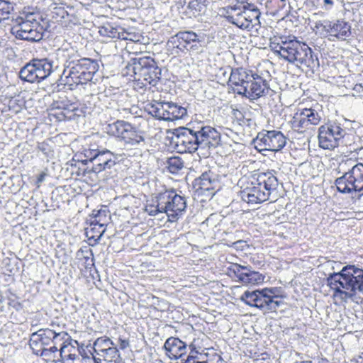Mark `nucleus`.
<instances>
[{"label": "nucleus", "instance_id": "f257e3e1", "mask_svg": "<svg viewBox=\"0 0 363 363\" xmlns=\"http://www.w3.org/2000/svg\"><path fill=\"white\" fill-rule=\"evenodd\" d=\"M173 142L178 152L193 153L197 150L216 148L220 143V133L202 122L190 123L174 129Z\"/></svg>", "mask_w": 363, "mask_h": 363}, {"label": "nucleus", "instance_id": "f03ea898", "mask_svg": "<svg viewBox=\"0 0 363 363\" xmlns=\"http://www.w3.org/2000/svg\"><path fill=\"white\" fill-rule=\"evenodd\" d=\"M272 52L279 57L304 70L314 71L320 66L316 54L306 43L293 38H280L270 43Z\"/></svg>", "mask_w": 363, "mask_h": 363}, {"label": "nucleus", "instance_id": "7ed1b4c3", "mask_svg": "<svg viewBox=\"0 0 363 363\" xmlns=\"http://www.w3.org/2000/svg\"><path fill=\"white\" fill-rule=\"evenodd\" d=\"M328 284L334 291V295L342 301L354 300L357 292L363 294V269L347 264L339 272L329 274Z\"/></svg>", "mask_w": 363, "mask_h": 363}, {"label": "nucleus", "instance_id": "20e7f679", "mask_svg": "<svg viewBox=\"0 0 363 363\" xmlns=\"http://www.w3.org/2000/svg\"><path fill=\"white\" fill-rule=\"evenodd\" d=\"M99 65L97 60L80 57L76 53L69 55L64 65L62 76L69 86L86 84L92 82Z\"/></svg>", "mask_w": 363, "mask_h": 363}, {"label": "nucleus", "instance_id": "39448f33", "mask_svg": "<svg viewBox=\"0 0 363 363\" xmlns=\"http://www.w3.org/2000/svg\"><path fill=\"white\" fill-rule=\"evenodd\" d=\"M224 14L227 21L239 28L251 30L260 25L259 18L261 13L257 7L250 4L238 3L229 6Z\"/></svg>", "mask_w": 363, "mask_h": 363}, {"label": "nucleus", "instance_id": "423d86ee", "mask_svg": "<svg viewBox=\"0 0 363 363\" xmlns=\"http://www.w3.org/2000/svg\"><path fill=\"white\" fill-rule=\"evenodd\" d=\"M21 22L13 26L11 33L16 39L36 43L43 38L44 27L42 15L38 11H24Z\"/></svg>", "mask_w": 363, "mask_h": 363}, {"label": "nucleus", "instance_id": "0eeeda50", "mask_svg": "<svg viewBox=\"0 0 363 363\" xmlns=\"http://www.w3.org/2000/svg\"><path fill=\"white\" fill-rule=\"evenodd\" d=\"M126 67L135 79L145 82L144 85L155 86L161 78V69L150 56L131 58Z\"/></svg>", "mask_w": 363, "mask_h": 363}, {"label": "nucleus", "instance_id": "6e6552de", "mask_svg": "<svg viewBox=\"0 0 363 363\" xmlns=\"http://www.w3.org/2000/svg\"><path fill=\"white\" fill-rule=\"evenodd\" d=\"M160 208L168 217V220L174 222L182 215L186 208V199L177 194L174 189L160 192Z\"/></svg>", "mask_w": 363, "mask_h": 363}, {"label": "nucleus", "instance_id": "1a4fd4ad", "mask_svg": "<svg viewBox=\"0 0 363 363\" xmlns=\"http://www.w3.org/2000/svg\"><path fill=\"white\" fill-rule=\"evenodd\" d=\"M52 334V329L50 328H42L31 334L29 345L34 354L48 359L57 357L58 348L51 346Z\"/></svg>", "mask_w": 363, "mask_h": 363}, {"label": "nucleus", "instance_id": "9d476101", "mask_svg": "<svg viewBox=\"0 0 363 363\" xmlns=\"http://www.w3.org/2000/svg\"><path fill=\"white\" fill-rule=\"evenodd\" d=\"M228 274L234 280L244 286H254L262 283L264 276L255 270L250 265L231 264L228 268Z\"/></svg>", "mask_w": 363, "mask_h": 363}, {"label": "nucleus", "instance_id": "9b49d317", "mask_svg": "<svg viewBox=\"0 0 363 363\" xmlns=\"http://www.w3.org/2000/svg\"><path fill=\"white\" fill-rule=\"evenodd\" d=\"M344 134L345 128L340 123L336 121L328 122L318 129L319 145L325 150H333L338 147V142Z\"/></svg>", "mask_w": 363, "mask_h": 363}, {"label": "nucleus", "instance_id": "f8f14e48", "mask_svg": "<svg viewBox=\"0 0 363 363\" xmlns=\"http://www.w3.org/2000/svg\"><path fill=\"white\" fill-rule=\"evenodd\" d=\"M203 42L204 35L196 33L193 30H183L171 37L167 44L182 51L187 50L198 52Z\"/></svg>", "mask_w": 363, "mask_h": 363}, {"label": "nucleus", "instance_id": "ddd939ff", "mask_svg": "<svg viewBox=\"0 0 363 363\" xmlns=\"http://www.w3.org/2000/svg\"><path fill=\"white\" fill-rule=\"evenodd\" d=\"M256 147L260 150L277 152L281 150L286 144V138L279 130H262L254 140Z\"/></svg>", "mask_w": 363, "mask_h": 363}, {"label": "nucleus", "instance_id": "4468645a", "mask_svg": "<svg viewBox=\"0 0 363 363\" xmlns=\"http://www.w3.org/2000/svg\"><path fill=\"white\" fill-rule=\"evenodd\" d=\"M230 69L228 84L232 88L234 93L243 96L252 80L255 79L256 72L242 67Z\"/></svg>", "mask_w": 363, "mask_h": 363}, {"label": "nucleus", "instance_id": "2eb2a0df", "mask_svg": "<svg viewBox=\"0 0 363 363\" xmlns=\"http://www.w3.org/2000/svg\"><path fill=\"white\" fill-rule=\"evenodd\" d=\"M254 184L258 186V188L266 194V199L275 201L277 196V188L279 181L275 175V171L259 172L252 176Z\"/></svg>", "mask_w": 363, "mask_h": 363}, {"label": "nucleus", "instance_id": "dca6fc26", "mask_svg": "<svg viewBox=\"0 0 363 363\" xmlns=\"http://www.w3.org/2000/svg\"><path fill=\"white\" fill-rule=\"evenodd\" d=\"M118 155L106 149H101L91 165L84 169L86 174H99L103 171L111 169L116 164Z\"/></svg>", "mask_w": 363, "mask_h": 363}, {"label": "nucleus", "instance_id": "f3484780", "mask_svg": "<svg viewBox=\"0 0 363 363\" xmlns=\"http://www.w3.org/2000/svg\"><path fill=\"white\" fill-rule=\"evenodd\" d=\"M271 89L268 82L256 73L255 79L252 80L247 91L242 96L249 99L250 101H254L268 95Z\"/></svg>", "mask_w": 363, "mask_h": 363}, {"label": "nucleus", "instance_id": "a211bd4d", "mask_svg": "<svg viewBox=\"0 0 363 363\" xmlns=\"http://www.w3.org/2000/svg\"><path fill=\"white\" fill-rule=\"evenodd\" d=\"M196 191H211L219 186L218 175L212 170L203 172L193 182Z\"/></svg>", "mask_w": 363, "mask_h": 363}, {"label": "nucleus", "instance_id": "6ab92c4d", "mask_svg": "<svg viewBox=\"0 0 363 363\" xmlns=\"http://www.w3.org/2000/svg\"><path fill=\"white\" fill-rule=\"evenodd\" d=\"M281 287L264 288L261 289L263 301L267 312H275L282 304L283 301L279 300L281 298Z\"/></svg>", "mask_w": 363, "mask_h": 363}, {"label": "nucleus", "instance_id": "aec40b11", "mask_svg": "<svg viewBox=\"0 0 363 363\" xmlns=\"http://www.w3.org/2000/svg\"><path fill=\"white\" fill-rule=\"evenodd\" d=\"M164 349L171 359L177 360L186 354L187 345L177 337H171L165 341Z\"/></svg>", "mask_w": 363, "mask_h": 363}, {"label": "nucleus", "instance_id": "412c9836", "mask_svg": "<svg viewBox=\"0 0 363 363\" xmlns=\"http://www.w3.org/2000/svg\"><path fill=\"white\" fill-rule=\"evenodd\" d=\"M242 199L248 203H260L267 201L266 194L262 192L258 186L254 184V180L252 179L250 184L241 191Z\"/></svg>", "mask_w": 363, "mask_h": 363}, {"label": "nucleus", "instance_id": "4be33fe9", "mask_svg": "<svg viewBox=\"0 0 363 363\" xmlns=\"http://www.w3.org/2000/svg\"><path fill=\"white\" fill-rule=\"evenodd\" d=\"M52 109L59 110L53 115L56 116L58 121L72 120L75 116H78L79 111L75 104H69L68 101H55Z\"/></svg>", "mask_w": 363, "mask_h": 363}, {"label": "nucleus", "instance_id": "5701e85b", "mask_svg": "<svg viewBox=\"0 0 363 363\" xmlns=\"http://www.w3.org/2000/svg\"><path fill=\"white\" fill-rule=\"evenodd\" d=\"M99 33L100 35L111 39L132 40L130 38V34L125 32L122 27L111 23H104L99 27Z\"/></svg>", "mask_w": 363, "mask_h": 363}, {"label": "nucleus", "instance_id": "b1692460", "mask_svg": "<svg viewBox=\"0 0 363 363\" xmlns=\"http://www.w3.org/2000/svg\"><path fill=\"white\" fill-rule=\"evenodd\" d=\"M352 34L351 25L343 19H335L331 21V26L329 35L336 38L338 40H344Z\"/></svg>", "mask_w": 363, "mask_h": 363}, {"label": "nucleus", "instance_id": "393cba45", "mask_svg": "<svg viewBox=\"0 0 363 363\" xmlns=\"http://www.w3.org/2000/svg\"><path fill=\"white\" fill-rule=\"evenodd\" d=\"M35 71L39 82L47 79L54 71L53 61L48 58L33 59Z\"/></svg>", "mask_w": 363, "mask_h": 363}, {"label": "nucleus", "instance_id": "a878e982", "mask_svg": "<svg viewBox=\"0 0 363 363\" xmlns=\"http://www.w3.org/2000/svg\"><path fill=\"white\" fill-rule=\"evenodd\" d=\"M52 335H51V346H60V349L58 350L57 354L63 359L66 355L64 356L65 353L66 348L70 345V339L69 335L67 333L64 331H57L55 329H52Z\"/></svg>", "mask_w": 363, "mask_h": 363}, {"label": "nucleus", "instance_id": "bb28decb", "mask_svg": "<svg viewBox=\"0 0 363 363\" xmlns=\"http://www.w3.org/2000/svg\"><path fill=\"white\" fill-rule=\"evenodd\" d=\"M261 290H255L252 291H246L241 296V300L247 305L257 308L262 310L264 313H267L265 308V304Z\"/></svg>", "mask_w": 363, "mask_h": 363}, {"label": "nucleus", "instance_id": "cd10ccee", "mask_svg": "<svg viewBox=\"0 0 363 363\" xmlns=\"http://www.w3.org/2000/svg\"><path fill=\"white\" fill-rule=\"evenodd\" d=\"M122 141L130 146L140 145L142 143H145L144 132L129 123V127H128Z\"/></svg>", "mask_w": 363, "mask_h": 363}, {"label": "nucleus", "instance_id": "c85d7f7f", "mask_svg": "<svg viewBox=\"0 0 363 363\" xmlns=\"http://www.w3.org/2000/svg\"><path fill=\"white\" fill-rule=\"evenodd\" d=\"M186 109L173 102L165 103V121H173L186 115Z\"/></svg>", "mask_w": 363, "mask_h": 363}, {"label": "nucleus", "instance_id": "c756f323", "mask_svg": "<svg viewBox=\"0 0 363 363\" xmlns=\"http://www.w3.org/2000/svg\"><path fill=\"white\" fill-rule=\"evenodd\" d=\"M110 218L109 211L106 207H104V208L99 210H94L87 222L91 225H99L105 228L108 223Z\"/></svg>", "mask_w": 363, "mask_h": 363}, {"label": "nucleus", "instance_id": "7c9ffc66", "mask_svg": "<svg viewBox=\"0 0 363 363\" xmlns=\"http://www.w3.org/2000/svg\"><path fill=\"white\" fill-rule=\"evenodd\" d=\"M129 123L125 121L118 120L113 123L108 124L106 127V131L109 135L123 140L127 128L129 127Z\"/></svg>", "mask_w": 363, "mask_h": 363}, {"label": "nucleus", "instance_id": "2f4dec72", "mask_svg": "<svg viewBox=\"0 0 363 363\" xmlns=\"http://www.w3.org/2000/svg\"><path fill=\"white\" fill-rule=\"evenodd\" d=\"M129 123L125 121L118 120L113 123L108 124L106 127V131L109 135L123 140L127 128L129 127Z\"/></svg>", "mask_w": 363, "mask_h": 363}, {"label": "nucleus", "instance_id": "473e14b6", "mask_svg": "<svg viewBox=\"0 0 363 363\" xmlns=\"http://www.w3.org/2000/svg\"><path fill=\"white\" fill-rule=\"evenodd\" d=\"M35 66L33 60L26 63L19 72V77L21 80L29 83H39L38 77H37Z\"/></svg>", "mask_w": 363, "mask_h": 363}, {"label": "nucleus", "instance_id": "72a5a7b5", "mask_svg": "<svg viewBox=\"0 0 363 363\" xmlns=\"http://www.w3.org/2000/svg\"><path fill=\"white\" fill-rule=\"evenodd\" d=\"M165 103L154 101L147 106L149 114L158 120L165 121Z\"/></svg>", "mask_w": 363, "mask_h": 363}, {"label": "nucleus", "instance_id": "f704fd0d", "mask_svg": "<svg viewBox=\"0 0 363 363\" xmlns=\"http://www.w3.org/2000/svg\"><path fill=\"white\" fill-rule=\"evenodd\" d=\"M308 112H306L305 108L303 109L300 113H296L294 117L292 122V126L296 130L299 131L301 129L308 128L310 125L308 121Z\"/></svg>", "mask_w": 363, "mask_h": 363}, {"label": "nucleus", "instance_id": "c9c22d12", "mask_svg": "<svg viewBox=\"0 0 363 363\" xmlns=\"http://www.w3.org/2000/svg\"><path fill=\"white\" fill-rule=\"evenodd\" d=\"M116 345L115 343L107 337H101L97 338L93 345V350L94 353L96 354L107 350V348H111Z\"/></svg>", "mask_w": 363, "mask_h": 363}, {"label": "nucleus", "instance_id": "e433bc0d", "mask_svg": "<svg viewBox=\"0 0 363 363\" xmlns=\"http://www.w3.org/2000/svg\"><path fill=\"white\" fill-rule=\"evenodd\" d=\"M106 231V228L99 225H91L86 228V236L89 240H94L95 242L99 241Z\"/></svg>", "mask_w": 363, "mask_h": 363}, {"label": "nucleus", "instance_id": "4c0bfd02", "mask_svg": "<svg viewBox=\"0 0 363 363\" xmlns=\"http://www.w3.org/2000/svg\"><path fill=\"white\" fill-rule=\"evenodd\" d=\"M184 167V162L179 157H171L167 160V168L172 174H177Z\"/></svg>", "mask_w": 363, "mask_h": 363}, {"label": "nucleus", "instance_id": "58836bf2", "mask_svg": "<svg viewBox=\"0 0 363 363\" xmlns=\"http://www.w3.org/2000/svg\"><path fill=\"white\" fill-rule=\"evenodd\" d=\"M160 201H159L158 194L155 196V200L152 201V203H147L145 208V212L150 216H155L158 213H162L164 211L160 208Z\"/></svg>", "mask_w": 363, "mask_h": 363}, {"label": "nucleus", "instance_id": "ea45409f", "mask_svg": "<svg viewBox=\"0 0 363 363\" xmlns=\"http://www.w3.org/2000/svg\"><path fill=\"white\" fill-rule=\"evenodd\" d=\"M97 355L102 357L101 361L121 359L120 353L116 345L111 348H107V350L97 354Z\"/></svg>", "mask_w": 363, "mask_h": 363}, {"label": "nucleus", "instance_id": "a19ab883", "mask_svg": "<svg viewBox=\"0 0 363 363\" xmlns=\"http://www.w3.org/2000/svg\"><path fill=\"white\" fill-rule=\"evenodd\" d=\"M356 138V136L353 133H347V130L345 129V134L343 135L342 138H340V141L338 142V146L339 145H345V146H349L350 147V151H356L358 147H356L354 145V142L352 143V141H354Z\"/></svg>", "mask_w": 363, "mask_h": 363}, {"label": "nucleus", "instance_id": "79ce46f5", "mask_svg": "<svg viewBox=\"0 0 363 363\" xmlns=\"http://www.w3.org/2000/svg\"><path fill=\"white\" fill-rule=\"evenodd\" d=\"M13 4L4 0H0V18H8L9 14L13 11Z\"/></svg>", "mask_w": 363, "mask_h": 363}, {"label": "nucleus", "instance_id": "37998d69", "mask_svg": "<svg viewBox=\"0 0 363 363\" xmlns=\"http://www.w3.org/2000/svg\"><path fill=\"white\" fill-rule=\"evenodd\" d=\"M100 150L101 149L91 147L85 148L84 150V155L86 159L83 162L86 165V167L91 164L97 154L99 153Z\"/></svg>", "mask_w": 363, "mask_h": 363}, {"label": "nucleus", "instance_id": "c03bdc74", "mask_svg": "<svg viewBox=\"0 0 363 363\" xmlns=\"http://www.w3.org/2000/svg\"><path fill=\"white\" fill-rule=\"evenodd\" d=\"M331 26V21L325 19L318 21L315 23V28L323 33L329 35Z\"/></svg>", "mask_w": 363, "mask_h": 363}, {"label": "nucleus", "instance_id": "a18cd8bd", "mask_svg": "<svg viewBox=\"0 0 363 363\" xmlns=\"http://www.w3.org/2000/svg\"><path fill=\"white\" fill-rule=\"evenodd\" d=\"M206 0H190L189 8L196 12H201L206 8Z\"/></svg>", "mask_w": 363, "mask_h": 363}, {"label": "nucleus", "instance_id": "49530a36", "mask_svg": "<svg viewBox=\"0 0 363 363\" xmlns=\"http://www.w3.org/2000/svg\"><path fill=\"white\" fill-rule=\"evenodd\" d=\"M306 112H308V121L310 125H317L320 121L321 117L318 113L312 108H305Z\"/></svg>", "mask_w": 363, "mask_h": 363}, {"label": "nucleus", "instance_id": "de8ad7c7", "mask_svg": "<svg viewBox=\"0 0 363 363\" xmlns=\"http://www.w3.org/2000/svg\"><path fill=\"white\" fill-rule=\"evenodd\" d=\"M81 356L79 363H100L101 361V358L96 357L91 351H89L88 353L84 352Z\"/></svg>", "mask_w": 363, "mask_h": 363}, {"label": "nucleus", "instance_id": "09e8293b", "mask_svg": "<svg viewBox=\"0 0 363 363\" xmlns=\"http://www.w3.org/2000/svg\"><path fill=\"white\" fill-rule=\"evenodd\" d=\"M51 13L52 17L55 18L56 21H61L68 15L67 11L65 9V8L57 6L53 8Z\"/></svg>", "mask_w": 363, "mask_h": 363}, {"label": "nucleus", "instance_id": "8fccbe9b", "mask_svg": "<svg viewBox=\"0 0 363 363\" xmlns=\"http://www.w3.org/2000/svg\"><path fill=\"white\" fill-rule=\"evenodd\" d=\"M37 148L39 151L42 152L46 157H50V155H51V148L50 145L45 142L38 143Z\"/></svg>", "mask_w": 363, "mask_h": 363}, {"label": "nucleus", "instance_id": "3c124183", "mask_svg": "<svg viewBox=\"0 0 363 363\" xmlns=\"http://www.w3.org/2000/svg\"><path fill=\"white\" fill-rule=\"evenodd\" d=\"M129 346V342L127 340L119 339V347L121 350H125Z\"/></svg>", "mask_w": 363, "mask_h": 363}, {"label": "nucleus", "instance_id": "603ef678", "mask_svg": "<svg viewBox=\"0 0 363 363\" xmlns=\"http://www.w3.org/2000/svg\"><path fill=\"white\" fill-rule=\"evenodd\" d=\"M233 115L238 119V120H242L244 118V116L241 111L238 109H233Z\"/></svg>", "mask_w": 363, "mask_h": 363}, {"label": "nucleus", "instance_id": "864d4df0", "mask_svg": "<svg viewBox=\"0 0 363 363\" xmlns=\"http://www.w3.org/2000/svg\"><path fill=\"white\" fill-rule=\"evenodd\" d=\"M47 176V174L44 172H41L38 177V179H37V182H36V184L38 185V186L39 187L40 184L45 180V177Z\"/></svg>", "mask_w": 363, "mask_h": 363}, {"label": "nucleus", "instance_id": "5fc2aeb1", "mask_svg": "<svg viewBox=\"0 0 363 363\" xmlns=\"http://www.w3.org/2000/svg\"><path fill=\"white\" fill-rule=\"evenodd\" d=\"M353 89L356 93L359 94H363V85L362 84H355Z\"/></svg>", "mask_w": 363, "mask_h": 363}, {"label": "nucleus", "instance_id": "6e6d98bb", "mask_svg": "<svg viewBox=\"0 0 363 363\" xmlns=\"http://www.w3.org/2000/svg\"><path fill=\"white\" fill-rule=\"evenodd\" d=\"M121 359H109V360H106V361H104V363H120L121 362ZM101 363V362H100Z\"/></svg>", "mask_w": 363, "mask_h": 363}, {"label": "nucleus", "instance_id": "4d7b16f0", "mask_svg": "<svg viewBox=\"0 0 363 363\" xmlns=\"http://www.w3.org/2000/svg\"><path fill=\"white\" fill-rule=\"evenodd\" d=\"M354 363H363V354L354 359Z\"/></svg>", "mask_w": 363, "mask_h": 363}, {"label": "nucleus", "instance_id": "13d9d810", "mask_svg": "<svg viewBox=\"0 0 363 363\" xmlns=\"http://www.w3.org/2000/svg\"><path fill=\"white\" fill-rule=\"evenodd\" d=\"M325 5H329L332 6L333 5V0H323Z\"/></svg>", "mask_w": 363, "mask_h": 363}, {"label": "nucleus", "instance_id": "bf43d9fd", "mask_svg": "<svg viewBox=\"0 0 363 363\" xmlns=\"http://www.w3.org/2000/svg\"><path fill=\"white\" fill-rule=\"evenodd\" d=\"M189 348L190 350H197L194 342L189 345Z\"/></svg>", "mask_w": 363, "mask_h": 363}, {"label": "nucleus", "instance_id": "052dcab7", "mask_svg": "<svg viewBox=\"0 0 363 363\" xmlns=\"http://www.w3.org/2000/svg\"><path fill=\"white\" fill-rule=\"evenodd\" d=\"M74 354H69L67 355V357L69 358V359H74Z\"/></svg>", "mask_w": 363, "mask_h": 363}, {"label": "nucleus", "instance_id": "680f3d73", "mask_svg": "<svg viewBox=\"0 0 363 363\" xmlns=\"http://www.w3.org/2000/svg\"><path fill=\"white\" fill-rule=\"evenodd\" d=\"M300 363H312L311 361H303V362H301Z\"/></svg>", "mask_w": 363, "mask_h": 363}, {"label": "nucleus", "instance_id": "e2e57ef3", "mask_svg": "<svg viewBox=\"0 0 363 363\" xmlns=\"http://www.w3.org/2000/svg\"><path fill=\"white\" fill-rule=\"evenodd\" d=\"M89 252H90V255H93V254H92V251H91V250H89Z\"/></svg>", "mask_w": 363, "mask_h": 363}, {"label": "nucleus", "instance_id": "0e129e2a", "mask_svg": "<svg viewBox=\"0 0 363 363\" xmlns=\"http://www.w3.org/2000/svg\"><path fill=\"white\" fill-rule=\"evenodd\" d=\"M210 218H208L206 219V222H208V221H209V220H210Z\"/></svg>", "mask_w": 363, "mask_h": 363}, {"label": "nucleus", "instance_id": "69168bd1", "mask_svg": "<svg viewBox=\"0 0 363 363\" xmlns=\"http://www.w3.org/2000/svg\"><path fill=\"white\" fill-rule=\"evenodd\" d=\"M280 1H282V2H285L286 1V0H280Z\"/></svg>", "mask_w": 363, "mask_h": 363}]
</instances>
